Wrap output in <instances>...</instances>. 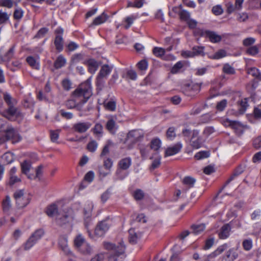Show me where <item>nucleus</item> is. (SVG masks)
Instances as JSON below:
<instances>
[{
  "instance_id": "36",
  "label": "nucleus",
  "mask_w": 261,
  "mask_h": 261,
  "mask_svg": "<svg viewBox=\"0 0 261 261\" xmlns=\"http://www.w3.org/2000/svg\"><path fill=\"white\" fill-rule=\"evenodd\" d=\"M27 63L33 69H39L40 65L37 62L35 58L31 56H28L26 58Z\"/></svg>"
},
{
  "instance_id": "32",
  "label": "nucleus",
  "mask_w": 261,
  "mask_h": 261,
  "mask_svg": "<svg viewBox=\"0 0 261 261\" xmlns=\"http://www.w3.org/2000/svg\"><path fill=\"white\" fill-rule=\"evenodd\" d=\"M66 63L65 58L62 55H60L54 62V66L56 69H58L64 66Z\"/></svg>"
},
{
  "instance_id": "2",
  "label": "nucleus",
  "mask_w": 261,
  "mask_h": 261,
  "mask_svg": "<svg viewBox=\"0 0 261 261\" xmlns=\"http://www.w3.org/2000/svg\"><path fill=\"white\" fill-rule=\"evenodd\" d=\"M13 197L18 208H22L27 206L31 199V195L25 193L23 189L16 191L13 194Z\"/></svg>"
},
{
  "instance_id": "4",
  "label": "nucleus",
  "mask_w": 261,
  "mask_h": 261,
  "mask_svg": "<svg viewBox=\"0 0 261 261\" xmlns=\"http://www.w3.org/2000/svg\"><path fill=\"white\" fill-rule=\"evenodd\" d=\"M75 247L84 254H90L92 249L82 234H78L74 240Z\"/></svg>"
},
{
  "instance_id": "7",
  "label": "nucleus",
  "mask_w": 261,
  "mask_h": 261,
  "mask_svg": "<svg viewBox=\"0 0 261 261\" xmlns=\"http://www.w3.org/2000/svg\"><path fill=\"white\" fill-rule=\"evenodd\" d=\"M64 29L61 27H58L55 30V37L54 41V44L56 50L61 53L64 49V39L63 37Z\"/></svg>"
},
{
  "instance_id": "62",
  "label": "nucleus",
  "mask_w": 261,
  "mask_h": 261,
  "mask_svg": "<svg viewBox=\"0 0 261 261\" xmlns=\"http://www.w3.org/2000/svg\"><path fill=\"white\" fill-rule=\"evenodd\" d=\"M133 196L135 200H142L144 196L143 192L141 189H137L134 192Z\"/></svg>"
},
{
  "instance_id": "63",
  "label": "nucleus",
  "mask_w": 261,
  "mask_h": 261,
  "mask_svg": "<svg viewBox=\"0 0 261 261\" xmlns=\"http://www.w3.org/2000/svg\"><path fill=\"white\" fill-rule=\"evenodd\" d=\"M239 105L240 107V111L242 112H244L248 106L247 98L241 99L239 102Z\"/></svg>"
},
{
  "instance_id": "9",
  "label": "nucleus",
  "mask_w": 261,
  "mask_h": 261,
  "mask_svg": "<svg viewBox=\"0 0 261 261\" xmlns=\"http://www.w3.org/2000/svg\"><path fill=\"white\" fill-rule=\"evenodd\" d=\"M94 205L92 202L87 201L85 205L84 208V223L86 228L89 226L91 220L92 212L93 209Z\"/></svg>"
},
{
  "instance_id": "35",
  "label": "nucleus",
  "mask_w": 261,
  "mask_h": 261,
  "mask_svg": "<svg viewBox=\"0 0 261 261\" xmlns=\"http://www.w3.org/2000/svg\"><path fill=\"white\" fill-rule=\"evenodd\" d=\"M108 19L107 15L103 12L101 15L95 17L92 22V24L94 25H98L106 22Z\"/></svg>"
},
{
  "instance_id": "30",
  "label": "nucleus",
  "mask_w": 261,
  "mask_h": 261,
  "mask_svg": "<svg viewBox=\"0 0 261 261\" xmlns=\"http://www.w3.org/2000/svg\"><path fill=\"white\" fill-rule=\"evenodd\" d=\"M161 140L158 137L153 138L150 142V148L155 152H158L161 147Z\"/></svg>"
},
{
  "instance_id": "64",
  "label": "nucleus",
  "mask_w": 261,
  "mask_h": 261,
  "mask_svg": "<svg viewBox=\"0 0 261 261\" xmlns=\"http://www.w3.org/2000/svg\"><path fill=\"white\" fill-rule=\"evenodd\" d=\"M242 245L245 250L249 251L252 247V241L251 239H246L243 241Z\"/></svg>"
},
{
  "instance_id": "16",
  "label": "nucleus",
  "mask_w": 261,
  "mask_h": 261,
  "mask_svg": "<svg viewBox=\"0 0 261 261\" xmlns=\"http://www.w3.org/2000/svg\"><path fill=\"white\" fill-rule=\"evenodd\" d=\"M228 248L227 243H224L219 246L214 251L210 254L204 261H214V258L221 254Z\"/></svg>"
},
{
  "instance_id": "29",
  "label": "nucleus",
  "mask_w": 261,
  "mask_h": 261,
  "mask_svg": "<svg viewBox=\"0 0 261 261\" xmlns=\"http://www.w3.org/2000/svg\"><path fill=\"white\" fill-rule=\"evenodd\" d=\"M8 108L5 112V116L8 118H9V117L12 116H18L19 115V112H18V109L15 108L14 105L8 106Z\"/></svg>"
},
{
  "instance_id": "41",
  "label": "nucleus",
  "mask_w": 261,
  "mask_h": 261,
  "mask_svg": "<svg viewBox=\"0 0 261 261\" xmlns=\"http://www.w3.org/2000/svg\"><path fill=\"white\" fill-rule=\"evenodd\" d=\"M192 51L194 57L201 56L203 57L205 56L204 47L202 46H195L192 48Z\"/></svg>"
},
{
  "instance_id": "20",
  "label": "nucleus",
  "mask_w": 261,
  "mask_h": 261,
  "mask_svg": "<svg viewBox=\"0 0 261 261\" xmlns=\"http://www.w3.org/2000/svg\"><path fill=\"white\" fill-rule=\"evenodd\" d=\"M109 226L106 221L100 222L95 229V234L98 237H101L105 234L109 229Z\"/></svg>"
},
{
  "instance_id": "61",
  "label": "nucleus",
  "mask_w": 261,
  "mask_h": 261,
  "mask_svg": "<svg viewBox=\"0 0 261 261\" xmlns=\"http://www.w3.org/2000/svg\"><path fill=\"white\" fill-rule=\"evenodd\" d=\"M167 138L170 140H173L176 137L175 133V128L174 127H170L166 132Z\"/></svg>"
},
{
  "instance_id": "11",
  "label": "nucleus",
  "mask_w": 261,
  "mask_h": 261,
  "mask_svg": "<svg viewBox=\"0 0 261 261\" xmlns=\"http://www.w3.org/2000/svg\"><path fill=\"white\" fill-rule=\"evenodd\" d=\"M144 138V134L142 130L134 129L129 131L127 135V139L133 144L140 141Z\"/></svg>"
},
{
  "instance_id": "13",
  "label": "nucleus",
  "mask_w": 261,
  "mask_h": 261,
  "mask_svg": "<svg viewBox=\"0 0 261 261\" xmlns=\"http://www.w3.org/2000/svg\"><path fill=\"white\" fill-rule=\"evenodd\" d=\"M244 0H235L234 5L231 2H228L226 4V12L230 14L236 11H240L242 8V5Z\"/></svg>"
},
{
  "instance_id": "10",
  "label": "nucleus",
  "mask_w": 261,
  "mask_h": 261,
  "mask_svg": "<svg viewBox=\"0 0 261 261\" xmlns=\"http://www.w3.org/2000/svg\"><path fill=\"white\" fill-rule=\"evenodd\" d=\"M203 141L202 137L199 135L198 130H193L190 139V145L194 149H197L202 147Z\"/></svg>"
},
{
  "instance_id": "49",
  "label": "nucleus",
  "mask_w": 261,
  "mask_h": 261,
  "mask_svg": "<svg viewBox=\"0 0 261 261\" xmlns=\"http://www.w3.org/2000/svg\"><path fill=\"white\" fill-rule=\"evenodd\" d=\"M222 71L223 73L229 75H232L236 73L234 68L228 63L224 65Z\"/></svg>"
},
{
  "instance_id": "3",
  "label": "nucleus",
  "mask_w": 261,
  "mask_h": 261,
  "mask_svg": "<svg viewBox=\"0 0 261 261\" xmlns=\"http://www.w3.org/2000/svg\"><path fill=\"white\" fill-rule=\"evenodd\" d=\"M202 83H195L191 82L184 84L182 87V92L187 96L194 97L201 90Z\"/></svg>"
},
{
  "instance_id": "6",
  "label": "nucleus",
  "mask_w": 261,
  "mask_h": 261,
  "mask_svg": "<svg viewBox=\"0 0 261 261\" xmlns=\"http://www.w3.org/2000/svg\"><path fill=\"white\" fill-rule=\"evenodd\" d=\"M103 247L105 249L112 252L111 256L115 259H117V257L123 254L125 249V246L121 243L116 246L115 244L105 242H103Z\"/></svg>"
},
{
  "instance_id": "28",
  "label": "nucleus",
  "mask_w": 261,
  "mask_h": 261,
  "mask_svg": "<svg viewBox=\"0 0 261 261\" xmlns=\"http://www.w3.org/2000/svg\"><path fill=\"white\" fill-rule=\"evenodd\" d=\"M138 148L141 157L144 159H146L151 149L150 146L149 147L148 145L141 143L138 145Z\"/></svg>"
},
{
  "instance_id": "54",
  "label": "nucleus",
  "mask_w": 261,
  "mask_h": 261,
  "mask_svg": "<svg viewBox=\"0 0 261 261\" xmlns=\"http://www.w3.org/2000/svg\"><path fill=\"white\" fill-rule=\"evenodd\" d=\"M24 12L21 8L16 9L13 13V18L15 20H19L23 16Z\"/></svg>"
},
{
  "instance_id": "5",
  "label": "nucleus",
  "mask_w": 261,
  "mask_h": 261,
  "mask_svg": "<svg viewBox=\"0 0 261 261\" xmlns=\"http://www.w3.org/2000/svg\"><path fill=\"white\" fill-rule=\"evenodd\" d=\"M44 234L45 231L43 228L36 229L24 243V249L25 250H30L42 238Z\"/></svg>"
},
{
  "instance_id": "59",
  "label": "nucleus",
  "mask_w": 261,
  "mask_h": 261,
  "mask_svg": "<svg viewBox=\"0 0 261 261\" xmlns=\"http://www.w3.org/2000/svg\"><path fill=\"white\" fill-rule=\"evenodd\" d=\"M148 62L145 59L141 60L137 64V68L142 71L146 70L148 68Z\"/></svg>"
},
{
  "instance_id": "24",
  "label": "nucleus",
  "mask_w": 261,
  "mask_h": 261,
  "mask_svg": "<svg viewBox=\"0 0 261 261\" xmlns=\"http://www.w3.org/2000/svg\"><path fill=\"white\" fill-rule=\"evenodd\" d=\"M85 64L88 66V71L91 74L95 73L99 66L98 62L94 59H90L85 61Z\"/></svg>"
},
{
  "instance_id": "21",
  "label": "nucleus",
  "mask_w": 261,
  "mask_h": 261,
  "mask_svg": "<svg viewBox=\"0 0 261 261\" xmlns=\"http://www.w3.org/2000/svg\"><path fill=\"white\" fill-rule=\"evenodd\" d=\"M58 244L65 254L69 255L71 253L67 245V237L66 236L63 235L59 237Z\"/></svg>"
},
{
  "instance_id": "12",
  "label": "nucleus",
  "mask_w": 261,
  "mask_h": 261,
  "mask_svg": "<svg viewBox=\"0 0 261 261\" xmlns=\"http://www.w3.org/2000/svg\"><path fill=\"white\" fill-rule=\"evenodd\" d=\"M244 171V167L242 165H240L238 166L233 171L232 174L227 179L224 183V185L220 189L219 192H221L233 180H234L237 177L241 175Z\"/></svg>"
},
{
  "instance_id": "48",
  "label": "nucleus",
  "mask_w": 261,
  "mask_h": 261,
  "mask_svg": "<svg viewBox=\"0 0 261 261\" xmlns=\"http://www.w3.org/2000/svg\"><path fill=\"white\" fill-rule=\"evenodd\" d=\"M227 100L226 99H223L222 100L217 102L216 109L218 112L223 111L227 106Z\"/></svg>"
},
{
  "instance_id": "39",
  "label": "nucleus",
  "mask_w": 261,
  "mask_h": 261,
  "mask_svg": "<svg viewBox=\"0 0 261 261\" xmlns=\"http://www.w3.org/2000/svg\"><path fill=\"white\" fill-rule=\"evenodd\" d=\"M14 54V46H12L2 57V60L5 62H9L13 57Z\"/></svg>"
},
{
  "instance_id": "53",
  "label": "nucleus",
  "mask_w": 261,
  "mask_h": 261,
  "mask_svg": "<svg viewBox=\"0 0 261 261\" xmlns=\"http://www.w3.org/2000/svg\"><path fill=\"white\" fill-rule=\"evenodd\" d=\"M98 147V143L95 140H92L90 141L87 145V150L91 152H94L96 151Z\"/></svg>"
},
{
  "instance_id": "45",
  "label": "nucleus",
  "mask_w": 261,
  "mask_h": 261,
  "mask_svg": "<svg viewBox=\"0 0 261 261\" xmlns=\"http://www.w3.org/2000/svg\"><path fill=\"white\" fill-rule=\"evenodd\" d=\"M210 153L207 151H200L194 155V159L197 160H202L210 156Z\"/></svg>"
},
{
  "instance_id": "50",
  "label": "nucleus",
  "mask_w": 261,
  "mask_h": 261,
  "mask_svg": "<svg viewBox=\"0 0 261 261\" xmlns=\"http://www.w3.org/2000/svg\"><path fill=\"white\" fill-rule=\"evenodd\" d=\"M182 6L181 5L172 7L171 11L169 12V15L173 17H175L177 14L179 15L180 12L182 10Z\"/></svg>"
},
{
  "instance_id": "58",
  "label": "nucleus",
  "mask_w": 261,
  "mask_h": 261,
  "mask_svg": "<svg viewBox=\"0 0 261 261\" xmlns=\"http://www.w3.org/2000/svg\"><path fill=\"white\" fill-rule=\"evenodd\" d=\"M219 91L217 87H212L210 90L209 95L207 98V100L211 99L219 95Z\"/></svg>"
},
{
  "instance_id": "33",
  "label": "nucleus",
  "mask_w": 261,
  "mask_h": 261,
  "mask_svg": "<svg viewBox=\"0 0 261 261\" xmlns=\"http://www.w3.org/2000/svg\"><path fill=\"white\" fill-rule=\"evenodd\" d=\"M112 70V67H110L107 64L102 66L98 75L101 77H106L110 74Z\"/></svg>"
},
{
  "instance_id": "40",
  "label": "nucleus",
  "mask_w": 261,
  "mask_h": 261,
  "mask_svg": "<svg viewBox=\"0 0 261 261\" xmlns=\"http://www.w3.org/2000/svg\"><path fill=\"white\" fill-rule=\"evenodd\" d=\"M3 98L5 102L8 106L14 105L17 103L16 99L13 98L11 95L8 92L4 93Z\"/></svg>"
},
{
  "instance_id": "25",
  "label": "nucleus",
  "mask_w": 261,
  "mask_h": 261,
  "mask_svg": "<svg viewBox=\"0 0 261 261\" xmlns=\"http://www.w3.org/2000/svg\"><path fill=\"white\" fill-rule=\"evenodd\" d=\"M46 215L49 217H53L55 216H57L60 212L58 211V205L56 203H51L48 205L45 211Z\"/></svg>"
},
{
  "instance_id": "51",
  "label": "nucleus",
  "mask_w": 261,
  "mask_h": 261,
  "mask_svg": "<svg viewBox=\"0 0 261 261\" xmlns=\"http://www.w3.org/2000/svg\"><path fill=\"white\" fill-rule=\"evenodd\" d=\"M234 124L235 126H233L232 129L234 130L236 134L239 136L242 135L244 130L243 126L237 121Z\"/></svg>"
},
{
  "instance_id": "26",
  "label": "nucleus",
  "mask_w": 261,
  "mask_h": 261,
  "mask_svg": "<svg viewBox=\"0 0 261 261\" xmlns=\"http://www.w3.org/2000/svg\"><path fill=\"white\" fill-rule=\"evenodd\" d=\"M132 163V159L130 157H126L119 161L118 167L121 170H126L130 167Z\"/></svg>"
},
{
  "instance_id": "42",
  "label": "nucleus",
  "mask_w": 261,
  "mask_h": 261,
  "mask_svg": "<svg viewBox=\"0 0 261 261\" xmlns=\"http://www.w3.org/2000/svg\"><path fill=\"white\" fill-rule=\"evenodd\" d=\"M49 32V29L46 27H43L40 29L34 36V39H39L44 37Z\"/></svg>"
},
{
  "instance_id": "56",
  "label": "nucleus",
  "mask_w": 261,
  "mask_h": 261,
  "mask_svg": "<svg viewBox=\"0 0 261 261\" xmlns=\"http://www.w3.org/2000/svg\"><path fill=\"white\" fill-rule=\"evenodd\" d=\"M226 55V53L225 50L220 49L215 53V54L211 57V58L212 59L218 60L225 57Z\"/></svg>"
},
{
  "instance_id": "52",
  "label": "nucleus",
  "mask_w": 261,
  "mask_h": 261,
  "mask_svg": "<svg viewBox=\"0 0 261 261\" xmlns=\"http://www.w3.org/2000/svg\"><path fill=\"white\" fill-rule=\"evenodd\" d=\"M191 14L190 13L186 10H183L180 12L179 17L181 21L186 22L189 19H190Z\"/></svg>"
},
{
  "instance_id": "34",
  "label": "nucleus",
  "mask_w": 261,
  "mask_h": 261,
  "mask_svg": "<svg viewBox=\"0 0 261 261\" xmlns=\"http://www.w3.org/2000/svg\"><path fill=\"white\" fill-rule=\"evenodd\" d=\"M205 228V226L204 224H192L191 226L192 232L194 234L198 235L203 232Z\"/></svg>"
},
{
  "instance_id": "44",
  "label": "nucleus",
  "mask_w": 261,
  "mask_h": 261,
  "mask_svg": "<svg viewBox=\"0 0 261 261\" xmlns=\"http://www.w3.org/2000/svg\"><path fill=\"white\" fill-rule=\"evenodd\" d=\"M248 73L252 75L256 79L261 80V73L259 70L255 67H251L248 70Z\"/></svg>"
},
{
  "instance_id": "38",
  "label": "nucleus",
  "mask_w": 261,
  "mask_h": 261,
  "mask_svg": "<svg viewBox=\"0 0 261 261\" xmlns=\"http://www.w3.org/2000/svg\"><path fill=\"white\" fill-rule=\"evenodd\" d=\"M196 179L190 176H185L182 181L184 185L188 186L189 188H193Z\"/></svg>"
},
{
  "instance_id": "47",
  "label": "nucleus",
  "mask_w": 261,
  "mask_h": 261,
  "mask_svg": "<svg viewBox=\"0 0 261 261\" xmlns=\"http://www.w3.org/2000/svg\"><path fill=\"white\" fill-rule=\"evenodd\" d=\"M152 53L156 57L162 58L165 54V49L160 47H154L152 49Z\"/></svg>"
},
{
  "instance_id": "1",
  "label": "nucleus",
  "mask_w": 261,
  "mask_h": 261,
  "mask_svg": "<svg viewBox=\"0 0 261 261\" xmlns=\"http://www.w3.org/2000/svg\"><path fill=\"white\" fill-rule=\"evenodd\" d=\"M92 88L90 79L81 84L71 93L70 98L65 102L68 109H75L81 111L84 105L92 95Z\"/></svg>"
},
{
  "instance_id": "17",
  "label": "nucleus",
  "mask_w": 261,
  "mask_h": 261,
  "mask_svg": "<svg viewBox=\"0 0 261 261\" xmlns=\"http://www.w3.org/2000/svg\"><path fill=\"white\" fill-rule=\"evenodd\" d=\"M72 217L70 216L67 213H62L60 212V214H58L57 215L56 218V221L58 225L62 226L69 223L70 221L72 220Z\"/></svg>"
},
{
  "instance_id": "43",
  "label": "nucleus",
  "mask_w": 261,
  "mask_h": 261,
  "mask_svg": "<svg viewBox=\"0 0 261 261\" xmlns=\"http://www.w3.org/2000/svg\"><path fill=\"white\" fill-rule=\"evenodd\" d=\"M92 131L96 137H100L102 136L103 133V126L99 123H97L93 128Z\"/></svg>"
},
{
  "instance_id": "15",
  "label": "nucleus",
  "mask_w": 261,
  "mask_h": 261,
  "mask_svg": "<svg viewBox=\"0 0 261 261\" xmlns=\"http://www.w3.org/2000/svg\"><path fill=\"white\" fill-rule=\"evenodd\" d=\"M17 171V168L15 167H13L9 172V179L7 182V185L12 187L15 184L21 181V178L18 177L15 175Z\"/></svg>"
},
{
  "instance_id": "14",
  "label": "nucleus",
  "mask_w": 261,
  "mask_h": 261,
  "mask_svg": "<svg viewBox=\"0 0 261 261\" xmlns=\"http://www.w3.org/2000/svg\"><path fill=\"white\" fill-rule=\"evenodd\" d=\"M231 230V227L229 223L224 224L219 229L218 232V236L221 240H226L228 239L230 235Z\"/></svg>"
},
{
  "instance_id": "27",
  "label": "nucleus",
  "mask_w": 261,
  "mask_h": 261,
  "mask_svg": "<svg viewBox=\"0 0 261 261\" xmlns=\"http://www.w3.org/2000/svg\"><path fill=\"white\" fill-rule=\"evenodd\" d=\"M94 173L92 171H89L85 175L84 178V181H83L79 187V189L82 190L86 187V185H84V181H87L88 183H91L94 179Z\"/></svg>"
},
{
  "instance_id": "31",
  "label": "nucleus",
  "mask_w": 261,
  "mask_h": 261,
  "mask_svg": "<svg viewBox=\"0 0 261 261\" xmlns=\"http://www.w3.org/2000/svg\"><path fill=\"white\" fill-rule=\"evenodd\" d=\"M2 209L4 213L7 214L11 208V199L9 195H7L2 202Z\"/></svg>"
},
{
  "instance_id": "22",
  "label": "nucleus",
  "mask_w": 261,
  "mask_h": 261,
  "mask_svg": "<svg viewBox=\"0 0 261 261\" xmlns=\"http://www.w3.org/2000/svg\"><path fill=\"white\" fill-rule=\"evenodd\" d=\"M90 122H78L75 123L73 126V130L79 133H85L90 127Z\"/></svg>"
},
{
  "instance_id": "23",
  "label": "nucleus",
  "mask_w": 261,
  "mask_h": 261,
  "mask_svg": "<svg viewBox=\"0 0 261 261\" xmlns=\"http://www.w3.org/2000/svg\"><path fill=\"white\" fill-rule=\"evenodd\" d=\"M182 148V144L177 143L173 146L168 147L165 150V157L172 156L178 153Z\"/></svg>"
},
{
  "instance_id": "8",
  "label": "nucleus",
  "mask_w": 261,
  "mask_h": 261,
  "mask_svg": "<svg viewBox=\"0 0 261 261\" xmlns=\"http://www.w3.org/2000/svg\"><path fill=\"white\" fill-rule=\"evenodd\" d=\"M199 35L208 39L209 41L213 43H218L222 40V37L216 33V32L210 30H200Z\"/></svg>"
},
{
  "instance_id": "46",
  "label": "nucleus",
  "mask_w": 261,
  "mask_h": 261,
  "mask_svg": "<svg viewBox=\"0 0 261 261\" xmlns=\"http://www.w3.org/2000/svg\"><path fill=\"white\" fill-rule=\"evenodd\" d=\"M136 19V17L134 15L125 17L124 22L126 24L124 25V28L125 30H128L134 23V21Z\"/></svg>"
},
{
  "instance_id": "18",
  "label": "nucleus",
  "mask_w": 261,
  "mask_h": 261,
  "mask_svg": "<svg viewBox=\"0 0 261 261\" xmlns=\"http://www.w3.org/2000/svg\"><path fill=\"white\" fill-rule=\"evenodd\" d=\"M238 249L234 247L227 250L222 257V261H234L238 257Z\"/></svg>"
},
{
  "instance_id": "60",
  "label": "nucleus",
  "mask_w": 261,
  "mask_h": 261,
  "mask_svg": "<svg viewBox=\"0 0 261 261\" xmlns=\"http://www.w3.org/2000/svg\"><path fill=\"white\" fill-rule=\"evenodd\" d=\"M106 109L110 111H115L116 108V102L111 100L105 104Z\"/></svg>"
},
{
  "instance_id": "57",
  "label": "nucleus",
  "mask_w": 261,
  "mask_h": 261,
  "mask_svg": "<svg viewBox=\"0 0 261 261\" xmlns=\"http://www.w3.org/2000/svg\"><path fill=\"white\" fill-rule=\"evenodd\" d=\"M63 89L65 91H69L71 88L72 83L69 79H64L61 83Z\"/></svg>"
},
{
  "instance_id": "19",
  "label": "nucleus",
  "mask_w": 261,
  "mask_h": 261,
  "mask_svg": "<svg viewBox=\"0 0 261 261\" xmlns=\"http://www.w3.org/2000/svg\"><path fill=\"white\" fill-rule=\"evenodd\" d=\"M5 137L7 141L12 140L13 142H19L21 139L19 135L13 128L7 129L6 130Z\"/></svg>"
},
{
  "instance_id": "55",
  "label": "nucleus",
  "mask_w": 261,
  "mask_h": 261,
  "mask_svg": "<svg viewBox=\"0 0 261 261\" xmlns=\"http://www.w3.org/2000/svg\"><path fill=\"white\" fill-rule=\"evenodd\" d=\"M10 18V15L6 12L0 10V25L6 23Z\"/></svg>"
},
{
  "instance_id": "37",
  "label": "nucleus",
  "mask_w": 261,
  "mask_h": 261,
  "mask_svg": "<svg viewBox=\"0 0 261 261\" xmlns=\"http://www.w3.org/2000/svg\"><path fill=\"white\" fill-rule=\"evenodd\" d=\"M185 61H179L176 62L171 68L170 72L172 74H177L180 72V70L184 66Z\"/></svg>"
}]
</instances>
